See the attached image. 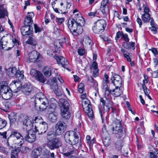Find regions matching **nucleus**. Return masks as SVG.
<instances>
[{
    "label": "nucleus",
    "mask_w": 158,
    "mask_h": 158,
    "mask_svg": "<svg viewBox=\"0 0 158 158\" xmlns=\"http://www.w3.org/2000/svg\"><path fill=\"white\" fill-rule=\"evenodd\" d=\"M35 103L36 109L40 111L46 109L49 104L48 99L42 93H38L36 94Z\"/></svg>",
    "instance_id": "obj_1"
},
{
    "label": "nucleus",
    "mask_w": 158,
    "mask_h": 158,
    "mask_svg": "<svg viewBox=\"0 0 158 158\" xmlns=\"http://www.w3.org/2000/svg\"><path fill=\"white\" fill-rule=\"evenodd\" d=\"M64 138L65 142L71 145H76L79 141L77 133L72 131L66 132L64 135Z\"/></svg>",
    "instance_id": "obj_2"
},
{
    "label": "nucleus",
    "mask_w": 158,
    "mask_h": 158,
    "mask_svg": "<svg viewBox=\"0 0 158 158\" xmlns=\"http://www.w3.org/2000/svg\"><path fill=\"white\" fill-rule=\"evenodd\" d=\"M58 103L60 106L61 115L66 119H69L70 117V113L69 111V104L65 99H60Z\"/></svg>",
    "instance_id": "obj_3"
},
{
    "label": "nucleus",
    "mask_w": 158,
    "mask_h": 158,
    "mask_svg": "<svg viewBox=\"0 0 158 158\" xmlns=\"http://www.w3.org/2000/svg\"><path fill=\"white\" fill-rule=\"evenodd\" d=\"M110 127L113 133L116 135V137L120 139L123 136V128L120 121L116 120L113 127L110 126Z\"/></svg>",
    "instance_id": "obj_4"
},
{
    "label": "nucleus",
    "mask_w": 158,
    "mask_h": 158,
    "mask_svg": "<svg viewBox=\"0 0 158 158\" xmlns=\"http://www.w3.org/2000/svg\"><path fill=\"white\" fill-rule=\"evenodd\" d=\"M106 24V21L103 19L98 20L95 25L92 27L93 31L96 34L102 33L105 30Z\"/></svg>",
    "instance_id": "obj_5"
},
{
    "label": "nucleus",
    "mask_w": 158,
    "mask_h": 158,
    "mask_svg": "<svg viewBox=\"0 0 158 158\" xmlns=\"http://www.w3.org/2000/svg\"><path fill=\"white\" fill-rule=\"evenodd\" d=\"M47 144L50 149L54 150L58 149L62 145V143L59 138H56L47 142Z\"/></svg>",
    "instance_id": "obj_6"
},
{
    "label": "nucleus",
    "mask_w": 158,
    "mask_h": 158,
    "mask_svg": "<svg viewBox=\"0 0 158 158\" xmlns=\"http://www.w3.org/2000/svg\"><path fill=\"white\" fill-rule=\"evenodd\" d=\"M89 101L86 99L82 102V106L84 111L86 113L89 118H92L93 117V112L92 106L89 104Z\"/></svg>",
    "instance_id": "obj_7"
},
{
    "label": "nucleus",
    "mask_w": 158,
    "mask_h": 158,
    "mask_svg": "<svg viewBox=\"0 0 158 158\" xmlns=\"http://www.w3.org/2000/svg\"><path fill=\"white\" fill-rule=\"evenodd\" d=\"M68 28L71 32L77 33L78 34L81 33L79 32V30H78V29L79 28L78 27V25L73 19H69L68 20Z\"/></svg>",
    "instance_id": "obj_8"
},
{
    "label": "nucleus",
    "mask_w": 158,
    "mask_h": 158,
    "mask_svg": "<svg viewBox=\"0 0 158 158\" xmlns=\"http://www.w3.org/2000/svg\"><path fill=\"white\" fill-rule=\"evenodd\" d=\"M79 14L77 13L74 14V16L73 19L75 20L77 23L78 25V27L79 28L78 30L79 33H82L83 31L82 26L85 24L84 20L81 16H79Z\"/></svg>",
    "instance_id": "obj_9"
},
{
    "label": "nucleus",
    "mask_w": 158,
    "mask_h": 158,
    "mask_svg": "<svg viewBox=\"0 0 158 158\" xmlns=\"http://www.w3.org/2000/svg\"><path fill=\"white\" fill-rule=\"evenodd\" d=\"M66 127V125L64 122H59L56 125V134L57 135H61L65 131Z\"/></svg>",
    "instance_id": "obj_10"
},
{
    "label": "nucleus",
    "mask_w": 158,
    "mask_h": 158,
    "mask_svg": "<svg viewBox=\"0 0 158 158\" xmlns=\"http://www.w3.org/2000/svg\"><path fill=\"white\" fill-rule=\"evenodd\" d=\"M39 119L37 117H35L34 121H31L30 119H25L23 122V125L26 126V130L27 131H29L33 127V123L38 122ZM28 132L27 131V132Z\"/></svg>",
    "instance_id": "obj_11"
},
{
    "label": "nucleus",
    "mask_w": 158,
    "mask_h": 158,
    "mask_svg": "<svg viewBox=\"0 0 158 158\" xmlns=\"http://www.w3.org/2000/svg\"><path fill=\"white\" fill-rule=\"evenodd\" d=\"M109 4L108 0H103L101 2L100 10L103 15H106L109 13Z\"/></svg>",
    "instance_id": "obj_12"
},
{
    "label": "nucleus",
    "mask_w": 158,
    "mask_h": 158,
    "mask_svg": "<svg viewBox=\"0 0 158 158\" xmlns=\"http://www.w3.org/2000/svg\"><path fill=\"white\" fill-rule=\"evenodd\" d=\"M20 31L22 35H31L33 34V28L31 26L24 25L21 27Z\"/></svg>",
    "instance_id": "obj_13"
},
{
    "label": "nucleus",
    "mask_w": 158,
    "mask_h": 158,
    "mask_svg": "<svg viewBox=\"0 0 158 158\" xmlns=\"http://www.w3.org/2000/svg\"><path fill=\"white\" fill-rule=\"evenodd\" d=\"M40 56V54L37 51H32L29 54V60L30 62H37L39 60Z\"/></svg>",
    "instance_id": "obj_14"
},
{
    "label": "nucleus",
    "mask_w": 158,
    "mask_h": 158,
    "mask_svg": "<svg viewBox=\"0 0 158 158\" xmlns=\"http://www.w3.org/2000/svg\"><path fill=\"white\" fill-rule=\"evenodd\" d=\"M64 4L67 5L65 7L62 8V10H60V12L61 13V14H65L67 13V9H69L71 5L70 0H63V1L60 3V5L63 6Z\"/></svg>",
    "instance_id": "obj_15"
},
{
    "label": "nucleus",
    "mask_w": 158,
    "mask_h": 158,
    "mask_svg": "<svg viewBox=\"0 0 158 158\" xmlns=\"http://www.w3.org/2000/svg\"><path fill=\"white\" fill-rule=\"evenodd\" d=\"M109 82H106L105 81H103L102 84V89L105 91V97H109L110 96V92L111 89H110L108 84Z\"/></svg>",
    "instance_id": "obj_16"
},
{
    "label": "nucleus",
    "mask_w": 158,
    "mask_h": 158,
    "mask_svg": "<svg viewBox=\"0 0 158 158\" xmlns=\"http://www.w3.org/2000/svg\"><path fill=\"white\" fill-rule=\"evenodd\" d=\"M22 92L25 94L28 95L32 91V87L31 84L28 83L25 84L22 89Z\"/></svg>",
    "instance_id": "obj_17"
},
{
    "label": "nucleus",
    "mask_w": 158,
    "mask_h": 158,
    "mask_svg": "<svg viewBox=\"0 0 158 158\" xmlns=\"http://www.w3.org/2000/svg\"><path fill=\"white\" fill-rule=\"evenodd\" d=\"M48 103V111L50 112H54L56 107L57 101L54 98H52L50 99V101Z\"/></svg>",
    "instance_id": "obj_18"
},
{
    "label": "nucleus",
    "mask_w": 158,
    "mask_h": 158,
    "mask_svg": "<svg viewBox=\"0 0 158 158\" xmlns=\"http://www.w3.org/2000/svg\"><path fill=\"white\" fill-rule=\"evenodd\" d=\"M10 90V89L8 86L7 83L6 82L3 81L0 83V91L1 95Z\"/></svg>",
    "instance_id": "obj_19"
},
{
    "label": "nucleus",
    "mask_w": 158,
    "mask_h": 158,
    "mask_svg": "<svg viewBox=\"0 0 158 158\" xmlns=\"http://www.w3.org/2000/svg\"><path fill=\"white\" fill-rule=\"evenodd\" d=\"M56 58L57 62L60 63L62 66L64 68L67 65L68 63L67 60L62 56H57Z\"/></svg>",
    "instance_id": "obj_20"
},
{
    "label": "nucleus",
    "mask_w": 158,
    "mask_h": 158,
    "mask_svg": "<svg viewBox=\"0 0 158 158\" xmlns=\"http://www.w3.org/2000/svg\"><path fill=\"white\" fill-rule=\"evenodd\" d=\"M42 149L40 147H38L33 150L31 153V157L33 158H37L42 153Z\"/></svg>",
    "instance_id": "obj_21"
},
{
    "label": "nucleus",
    "mask_w": 158,
    "mask_h": 158,
    "mask_svg": "<svg viewBox=\"0 0 158 158\" xmlns=\"http://www.w3.org/2000/svg\"><path fill=\"white\" fill-rule=\"evenodd\" d=\"M22 136L21 134L17 131H13L8 138L10 140L14 141L15 139Z\"/></svg>",
    "instance_id": "obj_22"
},
{
    "label": "nucleus",
    "mask_w": 158,
    "mask_h": 158,
    "mask_svg": "<svg viewBox=\"0 0 158 158\" xmlns=\"http://www.w3.org/2000/svg\"><path fill=\"white\" fill-rule=\"evenodd\" d=\"M35 135L33 134L28 133L24 137L25 139L30 143H33L35 141L36 139Z\"/></svg>",
    "instance_id": "obj_23"
},
{
    "label": "nucleus",
    "mask_w": 158,
    "mask_h": 158,
    "mask_svg": "<svg viewBox=\"0 0 158 158\" xmlns=\"http://www.w3.org/2000/svg\"><path fill=\"white\" fill-rule=\"evenodd\" d=\"M121 88H116L112 90H111L110 94L114 95L115 97L119 96L122 93V91L120 89Z\"/></svg>",
    "instance_id": "obj_24"
},
{
    "label": "nucleus",
    "mask_w": 158,
    "mask_h": 158,
    "mask_svg": "<svg viewBox=\"0 0 158 158\" xmlns=\"http://www.w3.org/2000/svg\"><path fill=\"white\" fill-rule=\"evenodd\" d=\"M17 70L15 68H10L6 71L7 75L10 77H13L17 73Z\"/></svg>",
    "instance_id": "obj_25"
},
{
    "label": "nucleus",
    "mask_w": 158,
    "mask_h": 158,
    "mask_svg": "<svg viewBox=\"0 0 158 158\" xmlns=\"http://www.w3.org/2000/svg\"><path fill=\"white\" fill-rule=\"evenodd\" d=\"M102 142L104 144L106 147H108L110 144V139L107 135H105L104 134H102Z\"/></svg>",
    "instance_id": "obj_26"
},
{
    "label": "nucleus",
    "mask_w": 158,
    "mask_h": 158,
    "mask_svg": "<svg viewBox=\"0 0 158 158\" xmlns=\"http://www.w3.org/2000/svg\"><path fill=\"white\" fill-rule=\"evenodd\" d=\"M7 10L3 8V6H0V19L4 18L5 16H8Z\"/></svg>",
    "instance_id": "obj_27"
},
{
    "label": "nucleus",
    "mask_w": 158,
    "mask_h": 158,
    "mask_svg": "<svg viewBox=\"0 0 158 158\" xmlns=\"http://www.w3.org/2000/svg\"><path fill=\"white\" fill-rule=\"evenodd\" d=\"M43 71L44 75L47 77H49L51 75V69L50 66H45L44 67Z\"/></svg>",
    "instance_id": "obj_28"
},
{
    "label": "nucleus",
    "mask_w": 158,
    "mask_h": 158,
    "mask_svg": "<svg viewBox=\"0 0 158 158\" xmlns=\"http://www.w3.org/2000/svg\"><path fill=\"white\" fill-rule=\"evenodd\" d=\"M110 96L109 97H105L106 99V102L105 105V109L107 111H109L110 108L111 107V105L112 102L110 100Z\"/></svg>",
    "instance_id": "obj_29"
},
{
    "label": "nucleus",
    "mask_w": 158,
    "mask_h": 158,
    "mask_svg": "<svg viewBox=\"0 0 158 158\" xmlns=\"http://www.w3.org/2000/svg\"><path fill=\"white\" fill-rule=\"evenodd\" d=\"M8 38L7 37H3L0 40V48L2 49L7 45Z\"/></svg>",
    "instance_id": "obj_30"
},
{
    "label": "nucleus",
    "mask_w": 158,
    "mask_h": 158,
    "mask_svg": "<svg viewBox=\"0 0 158 158\" xmlns=\"http://www.w3.org/2000/svg\"><path fill=\"white\" fill-rule=\"evenodd\" d=\"M49 114V119L52 122H55L57 120V114L55 112H51Z\"/></svg>",
    "instance_id": "obj_31"
},
{
    "label": "nucleus",
    "mask_w": 158,
    "mask_h": 158,
    "mask_svg": "<svg viewBox=\"0 0 158 158\" xmlns=\"http://www.w3.org/2000/svg\"><path fill=\"white\" fill-rule=\"evenodd\" d=\"M87 78L89 81L91 83V85H92L97 90L98 89L97 87L98 86V83L95 80H94L92 76H87Z\"/></svg>",
    "instance_id": "obj_32"
},
{
    "label": "nucleus",
    "mask_w": 158,
    "mask_h": 158,
    "mask_svg": "<svg viewBox=\"0 0 158 158\" xmlns=\"http://www.w3.org/2000/svg\"><path fill=\"white\" fill-rule=\"evenodd\" d=\"M46 138L47 142L52 140L53 138H56L54 131L52 130L49 131L47 133Z\"/></svg>",
    "instance_id": "obj_33"
},
{
    "label": "nucleus",
    "mask_w": 158,
    "mask_h": 158,
    "mask_svg": "<svg viewBox=\"0 0 158 158\" xmlns=\"http://www.w3.org/2000/svg\"><path fill=\"white\" fill-rule=\"evenodd\" d=\"M2 98L6 100L10 99L12 96V94L11 90L3 94L2 95Z\"/></svg>",
    "instance_id": "obj_34"
},
{
    "label": "nucleus",
    "mask_w": 158,
    "mask_h": 158,
    "mask_svg": "<svg viewBox=\"0 0 158 158\" xmlns=\"http://www.w3.org/2000/svg\"><path fill=\"white\" fill-rule=\"evenodd\" d=\"M24 138L22 136L19 138L13 141V143L17 144L18 146H21L24 142Z\"/></svg>",
    "instance_id": "obj_35"
},
{
    "label": "nucleus",
    "mask_w": 158,
    "mask_h": 158,
    "mask_svg": "<svg viewBox=\"0 0 158 158\" xmlns=\"http://www.w3.org/2000/svg\"><path fill=\"white\" fill-rule=\"evenodd\" d=\"M10 84L13 87L16 88L17 89H19L20 88V86L21 85L20 80H15L14 81H12Z\"/></svg>",
    "instance_id": "obj_36"
},
{
    "label": "nucleus",
    "mask_w": 158,
    "mask_h": 158,
    "mask_svg": "<svg viewBox=\"0 0 158 158\" xmlns=\"http://www.w3.org/2000/svg\"><path fill=\"white\" fill-rule=\"evenodd\" d=\"M83 41L88 46L91 47L92 45V41L90 38L87 36L85 37L83 39Z\"/></svg>",
    "instance_id": "obj_37"
},
{
    "label": "nucleus",
    "mask_w": 158,
    "mask_h": 158,
    "mask_svg": "<svg viewBox=\"0 0 158 158\" xmlns=\"http://www.w3.org/2000/svg\"><path fill=\"white\" fill-rule=\"evenodd\" d=\"M35 78L39 81L42 83H44L46 80L43 75L40 72L38 73V74Z\"/></svg>",
    "instance_id": "obj_38"
},
{
    "label": "nucleus",
    "mask_w": 158,
    "mask_h": 158,
    "mask_svg": "<svg viewBox=\"0 0 158 158\" xmlns=\"http://www.w3.org/2000/svg\"><path fill=\"white\" fill-rule=\"evenodd\" d=\"M51 88L53 89L54 88L58 87V85L57 83V80L54 77L51 80V82L50 84Z\"/></svg>",
    "instance_id": "obj_39"
},
{
    "label": "nucleus",
    "mask_w": 158,
    "mask_h": 158,
    "mask_svg": "<svg viewBox=\"0 0 158 158\" xmlns=\"http://www.w3.org/2000/svg\"><path fill=\"white\" fill-rule=\"evenodd\" d=\"M142 19L144 23L148 22L151 18L150 14H143L142 15Z\"/></svg>",
    "instance_id": "obj_40"
},
{
    "label": "nucleus",
    "mask_w": 158,
    "mask_h": 158,
    "mask_svg": "<svg viewBox=\"0 0 158 158\" xmlns=\"http://www.w3.org/2000/svg\"><path fill=\"white\" fill-rule=\"evenodd\" d=\"M135 43L134 42H130L126 43L125 47L127 49H135Z\"/></svg>",
    "instance_id": "obj_41"
},
{
    "label": "nucleus",
    "mask_w": 158,
    "mask_h": 158,
    "mask_svg": "<svg viewBox=\"0 0 158 158\" xmlns=\"http://www.w3.org/2000/svg\"><path fill=\"white\" fill-rule=\"evenodd\" d=\"M19 151L18 149L13 150L11 151L10 158H17Z\"/></svg>",
    "instance_id": "obj_42"
},
{
    "label": "nucleus",
    "mask_w": 158,
    "mask_h": 158,
    "mask_svg": "<svg viewBox=\"0 0 158 158\" xmlns=\"http://www.w3.org/2000/svg\"><path fill=\"white\" fill-rule=\"evenodd\" d=\"M26 42L27 44H29L33 46H35L37 44L35 40L33 38L31 37H29V39L26 41Z\"/></svg>",
    "instance_id": "obj_43"
},
{
    "label": "nucleus",
    "mask_w": 158,
    "mask_h": 158,
    "mask_svg": "<svg viewBox=\"0 0 158 158\" xmlns=\"http://www.w3.org/2000/svg\"><path fill=\"white\" fill-rule=\"evenodd\" d=\"M129 150L128 147H123V149L121 150V152L124 156L127 157L128 156V152Z\"/></svg>",
    "instance_id": "obj_44"
},
{
    "label": "nucleus",
    "mask_w": 158,
    "mask_h": 158,
    "mask_svg": "<svg viewBox=\"0 0 158 158\" xmlns=\"http://www.w3.org/2000/svg\"><path fill=\"white\" fill-rule=\"evenodd\" d=\"M111 81H122L121 77L118 75L114 74H113L112 77L111 78Z\"/></svg>",
    "instance_id": "obj_45"
},
{
    "label": "nucleus",
    "mask_w": 158,
    "mask_h": 158,
    "mask_svg": "<svg viewBox=\"0 0 158 158\" xmlns=\"http://www.w3.org/2000/svg\"><path fill=\"white\" fill-rule=\"evenodd\" d=\"M122 142L121 140L117 141L115 143V148L118 151L122 149Z\"/></svg>",
    "instance_id": "obj_46"
},
{
    "label": "nucleus",
    "mask_w": 158,
    "mask_h": 158,
    "mask_svg": "<svg viewBox=\"0 0 158 158\" xmlns=\"http://www.w3.org/2000/svg\"><path fill=\"white\" fill-rule=\"evenodd\" d=\"M23 71H17V73L15 75L18 78V80H22L24 77Z\"/></svg>",
    "instance_id": "obj_47"
},
{
    "label": "nucleus",
    "mask_w": 158,
    "mask_h": 158,
    "mask_svg": "<svg viewBox=\"0 0 158 158\" xmlns=\"http://www.w3.org/2000/svg\"><path fill=\"white\" fill-rule=\"evenodd\" d=\"M158 150H155L154 151L149 152L150 157L151 158H157L158 157L157 155Z\"/></svg>",
    "instance_id": "obj_48"
},
{
    "label": "nucleus",
    "mask_w": 158,
    "mask_h": 158,
    "mask_svg": "<svg viewBox=\"0 0 158 158\" xmlns=\"http://www.w3.org/2000/svg\"><path fill=\"white\" fill-rule=\"evenodd\" d=\"M116 88H121L122 85V81H111Z\"/></svg>",
    "instance_id": "obj_49"
},
{
    "label": "nucleus",
    "mask_w": 158,
    "mask_h": 158,
    "mask_svg": "<svg viewBox=\"0 0 158 158\" xmlns=\"http://www.w3.org/2000/svg\"><path fill=\"white\" fill-rule=\"evenodd\" d=\"M0 151L3 153L8 155L10 153V151L8 148H5L3 147H0Z\"/></svg>",
    "instance_id": "obj_50"
},
{
    "label": "nucleus",
    "mask_w": 158,
    "mask_h": 158,
    "mask_svg": "<svg viewBox=\"0 0 158 158\" xmlns=\"http://www.w3.org/2000/svg\"><path fill=\"white\" fill-rule=\"evenodd\" d=\"M33 21L32 19L25 18L24 20V25L31 26L33 23Z\"/></svg>",
    "instance_id": "obj_51"
},
{
    "label": "nucleus",
    "mask_w": 158,
    "mask_h": 158,
    "mask_svg": "<svg viewBox=\"0 0 158 158\" xmlns=\"http://www.w3.org/2000/svg\"><path fill=\"white\" fill-rule=\"evenodd\" d=\"M16 116H14L13 117L11 116V115H9V118L10 121V125L13 126L15 124V123L16 121Z\"/></svg>",
    "instance_id": "obj_52"
},
{
    "label": "nucleus",
    "mask_w": 158,
    "mask_h": 158,
    "mask_svg": "<svg viewBox=\"0 0 158 158\" xmlns=\"http://www.w3.org/2000/svg\"><path fill=\"white\" fill-rule=\"evenodd\" d=\"M91 138V137L89 135H88L86 137V140L87 141V143L89 145L93 144L95 142V139L94 138H93L91 140V141H90L89 140Z\"/></svg>",
    "instance_id": "obj_53"
},
{
    "label": "nucleus",
    "mask_w": 158,
    "mask_h": 158,
    "mask_svg": "<svg viewBox=\"0 0 158 158\" xmlns=\"http://www.w3.org/2000/svg\"><path fill=\"white\" fill-rule=\"evenodd\" d=\"M54 92L56 94L57 96H60L62 94V91L58 87H57L56 89V88L53 89Z\"/></svg>",
    "instance_id": "obj_54"
},
{
    "label": "nucleus",
    "mask_w": 158,
    "mask_h": 158,
    "mask_svg": "<svg viewBox=\"0 0 158 158\" xmlns=\"http://www.w3.org/2000/svg\"><path fill=\"white\" fill-rule=\"evenodd\" d=\"M73 145H71L69 146H66L65 147V149L63 150L64 151L69 152L72 153H73L74 150L73 149Z\"/></svg>",
    "instance_id": "obj_55"
},
{
    "label": "nucleus",
    "mask_w": 158,
    "mask_h": 158,
    "mask_svg": "<svg viewBox=\"0 0 158 158\" xmlns=\"http://www.w3.org/2000/svg\"><path fill=\"white\" fill-rule=\"evenodd\" d=\"M41 127L42 128H44V132L42 131L41 133H45L48 128V125L47 123L45 122H42V124Z\"/></svg>",
    "instance_id": "obj_56"
},
{
    "label": "nucleus",
    "mask_w": 158,
    "mask_h": 158,
    "mask_svg": "<svg viewBox=\"0 0 158 158\" xmlns=\"http://www.w3.org/2000/svg\"><path fill=\"white\" fill-rule=\"evenodd\" d=\"M10 141V140L8 139L7 142V148H8V149L10 151L13 149L14 148V146H13V144L9 142Z\"/></svg>",
    "instance_id": "obj_57"
},
{
    "label": "nucleus",
    "mask_w": 158,
    "mask_h": 158,
    "mask_svg": "<svg viewBox=\"0 0 158 158\" xmlns=\"http://www.w3.org/2000/svg\"><path fill=\"white\" fill-rule=\"evenodd\" d=\"M39 72V71H38L35 69H32L31 71L30 74L35 78Z\"/></svg>",
    "instance_id": "obj_58"
},
{
    "label": "nucleus",
    "mask_w": 158,
    "mask_h": 158,
    "mask_svg": "<svg viewBox=\"0 0 158 158\" xmlns=\"http://www.w3.org/2000/svg\"><path fill=\"white\" fill-rule=\"evenodd\" d=\"M6 124V122L2 119L0 118V129L4 127Z\"/></svg>",
    "instance_id": "obj_59"
},
{
    "label": "nucleus",
    "mask_w": 158,
    "mask_h": 158,
    "mask_svg": "<svg viewBox=\"0 0 158 158\" xmlns=\"http://www.w3.org/2000/svg\"><path fill=\"white\" fill-rule=\"evenodd\" d=\"M64 18H56L55 19L56 22L58 25H61L64 21Z\"/></svg>",
    "instance_id": "obj_60"
},
{
    "label": "nucleus",
    "mask_w": 158,
    "mask_h": 158,
    "mask_svg": "<svg viewBox=\"0 0 158 158\" xmlns=\"http://www.w3.org/2000/svg\"><path fill=\"white\" fill-rule=\"evenodd\" d=\"M84 85L83 83H80L78 86V91L80 93H83L84 89Z\"/></svg>",
    "instance_id": "obj_61"
},
{
    "label": "nucleus",
    "mask_w": 158,
    "mask_h": 158,
    "mask_svg": "<svg viewBox=\"0 0 158 158\" xmlns=\"http://www.w3.org/2000/svg\"><path fill=\"white\" fill-rule=\"evenodd\" d=\"M142 87L143 89L144 93L146 95L149 94L150 91L149 89L146 87L144 84L142 85Z\"/></svg>",
    "instance_id": "obj_62"
},
{
    "label": "nucleus",
    "mask_w": 158,
    "mask_h": 158,
    "mask_svg": "<svg viewBox=\"0 0 158 158\" xmlns=\"http://www.w3.org/2000/svg\"><path fill=\"white\" fill-rule=\"evenodd\" d=\"M123 56L124 57L127 59V61H130L131 60V57L132 56V53L129 52L127 53L126 54H125Z\"/></svg>",
    "instance_id": "obj_63"
},
{
    "label": "nucleus",
    "mask_w": 158,
    "mask_h": 158,
    "mask_svg": "<svg viewBox=\"0 0 158 158\" xmlns=\"http://www.w3.org/2000/svg\"><path fill=\"white\" fill-rule=\"evenodd\" d=\"M91 70L93 72V76L94 77L98 76L99 75V69H91Z\"/></svg>",
    "instance_id": "obj_64"
}]
</instances>
